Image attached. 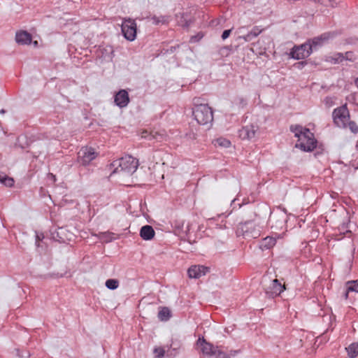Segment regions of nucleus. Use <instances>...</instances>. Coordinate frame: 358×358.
<instances>
[{"instance_id":"obj_13","label":"nucleus","mask_w":358,"mask_h":358,"mask_svg":"<svg viewBox=\"0 0 358 358\" xmlns=\"http://www.w3.org/2000/svg\"><path fill=\"white\" fill-rule=\"evenodd\" d=\"M257 127L253 124H248L243 127L238 131V136L243 140H250L255 136Z\"/></svg>"},{"instance_id":"obj_45","label":"nucleus","mask_w":358,"mask_h":358,"mask_svg":"<svg viewBox=\"0 0 358 358\" xmlns=\"http://www.w3.org/2000/svg\"><path fill=\"white\" fill-rule=\"evenodd\" d=\"M62 231H63V229H62V228H60V231H59V232H58V234L62 233Z\"/></svg>"},{"instance_id":"obj_9","label":"nucleus","mask_w":358,"mask_h":358,"mask_svg":"<svg viewBox=\"0 0 358 358\" xmlns=\"http://www.w3.org/2000/svg\"><path fill=\"white\" fill-rule=\"evenodd\" d=\"M335 34L333 32H326L319 36L308 40L306 43H309L311 45L313 52V50H316L320 46H321L324 42L333 38Z\"/></svg>"},{"instance_id":"obj_27","label":"nucleus","mask_w":358,"mask_h":358,"mask_svg":"<svg viewBox=\"0 0 358 358\" xmlns=\"http://www.w3.org/2000/svg\"><path fill=\"white\" fill-rule=\"evenodd\" d=\"M152 20L155 24H159V23L165 24L167 23L169 21V17L167 16H153Z\"/></svg>"},{"instance_id":"obj_34","label":"nucleus","mask_w":358,"mask_h":358,"mask_svg":"<svg viewBox=\"0 0 358 358\" xmlns=\"http://www.w3.org/2000/svg\"><path fill=\"white\" fill-rule=\"evenodd\" d=\"M215 355L217 358H230L229 355L223 351H221L218 348L217 349V354Z\"/></svg>"},{"instance_id":"obj_8","label":"nucleus","mask_w":358,"mask_h":358,"mask_svg":"<svg viewBox=\"0 0 358 358\" xmlns=\"http://www.w3.org/2000/svg\"><path fill=\"white\" fill-rule=\"evenodd\" d=\"M78 163L86 166L96 157L97 153L91 147H83L78 152Z\"/></svg>"},{"instance_id":"obj_22","label":"nucleus","mask_w":358,"mask_h":358,"mask_svg":"<svg viewBox=\"0 0 358 358\" xmlns=\"http://www.w3.org/2000/svg\"><path fill=\"white\" fill-rule=\"evenodd\" d=\"M192 23V19L189 17L187 13H182L178 20V24L183 28H189L190 24Z\"/></svg>"},{"instance_id":"obj_21","label":"nucleus","mask_w":358,"mask_h":358,"mask_svg":"<svg viewBox=\"0 0 358 358\" xmlns=\"http://www.w3.org/2000/svg\"><path fill=\"white\" fill-rule=\"evenodd\" d=\"M171 317V313L169 308L162 307L158 313V318L160 321H168Z\"/></svg>"},{"instance_id":"obj_23","label":"nucleus","mask_w":358,"mask_h":358,"mask_svg":"<svg viewBox=\"0 0 358 358\" xmlns=\"http://www.w3.org/2000/svg\"><path fill=\"white\" fill-rule=\"evenodd\" d=\"M262 31V29H260L258 27H255L249 33L243 36V38L245 41H250L254 38L257 37Z\"/></svg>"},{"instance_id":"obj_16","label":"nucleus","mask_w":358,"mask_h":358,"mask_svg":"<svg viewBox=\"0 0 358 358\" xmlns=\"http://www.w3.org/2000/svg\"><path fill=\"white\" fill-rule=\"evenodd\" d=\"M15 41L17 43L21 45H28L31 43V35L26 31H21L17 32L15 35Z\"/></svg>"},{"instance_id":"obj_38","label":"nucleus","mask_w":358,"mask_h":358,"mask_svg":"<svg viewBox=\"0 0 358 358\" xmlns=\"http://www.w3.org/2000/svg\"><path fill=\"white\" fill-rule=\"evenodd\" d=\"M352 55H353V53L352 52H346L344 55L345 60L352 61Z\"/></svg>"},{"instance_id":"obj_40","label":"nucleus","mask_w":358,"mask_h":358,"mask_svg":"<svg viewBox=\"0 0 358 358\" xmlns=\"http://www.w3.org/2000/svg\"><path fill=\"white\" fill-rule=\"evenodd\" d=\"M5 176L0 175V183L3 184Z\"/></svg>"},{"instance_id":"obj_31","label":"nucleus","mask_w":358,"mask_h":358,"mask_svg":"<svg viewBox=\"0 0 358 358\" xmlns=\"http://www.w3.org/2000/svg\"><path fill=\"white\" fill-rule=\"evenodd\" d=\"M6 187H13L14 185V180L7 176H5L3 184Z\"/></svg>"},{"instance_id":"obj_12","label":"nucleus","mask_w":358,"mask_h":358,"mask_svg":"<svg viewBox=\"0 0 358 358\" xmlns=\"http://www.w3.org/2000/svg\"><path fill=\"white\" fill-rule=\"evenodd\" d=\"M210 271V268L201 266L194 265L187 270L188 276L190 278H199Z\"/></svg>"},{"instance_id":"obj_7","label":"nucleus","mask_w":358,"mask_h":358,"mask_svg":"<svg viewBox=\"0 0 358 358\" xmlns=\"http://www.w3.org/2000/svg\"><path fill=\"white\" fill-rule=\"evenodd\" d=\"M312 53V48L306 42L300 45H294L291 50L290 55L294 59H303L310 56Z\"/></svg>"},{"instance_id":"obj_10","label":"nucleus","mask_w":358,"mask_h":358,"mask_svg":"<svg viewBox=\"0 0 358 358\" xmlns=\"http://www.w3.org/2000/svg\"><path fill=\"white\" fill-rule=\"evenodd\" d=\"M285 289L284 285L278 279L271 281V285L266 289V295L269 298H275L279 296Z\"/></svg>"},{"instance_id":"obj_37","label":"nucleus","mask_w":358,"mask_h":358,"mask_svg":"<svg viewBox=\"0 0 358 358\" xmlns=\"http://www.w3.org/2000/svg\"><path fill=\"white\" fill-rule=\"evenodd\" d=\"M231 32V29H226V30H224V31L222 32V38L223 40L227 39V38L229 36V35H230Z\"/></svg>"},{"instance_id":"obj_33","label":"nucleus","mask_w":358,"mask_h":358,"mask_svg":"<svg viewBox=\"0 0 358 358\" xmlns=\"http://www.w3.org/2000/svg\"><path fill=\"white\" fill-rule=\"evenodd\" d=\"M203 37V34L201 32L198 33L196 35L192 36L190 38V43H196L199 41Z\"/></svg>"},{"instance_id":"obj_3","label":"nucleus","mask_w":358,"mask_h":358,"mask_svg":"<svg viewBox=\"0 0 358 358\" xmlns=\"http://www.w3.org/2000/svg\"><path fill=\"white\" fill-rule=\"evenodd\" d=\"M193 115L196 122L210 128L213 121V112L208 105H200L198 108H193Z\"/></svg>"},{"instance_id":"obj_11","label":"nucleus","mask_w":358,"mask_h":358,"mask_svg":"<svg viewBox=\"0 0 358 358\" xmlns=\"http://www.w3.org/2000/svg\"><path fill=\"white\" fill-rule=\"evenodd\" d=\"M271 228L274 229H282L286 223V216L283 213L271 214L268 220Z\"/></svg>"},{"instance_id":"obj_35","label":"nucleus","mask_w":358,"mask_h":358,"mask_svg":"<svg viewBox=\"0 0 358 358\" xmlns=\"http://www.w3.org/2000/svg\"><path fill=\"white\" fill-rule=\"evenodd\" d=\"M194 108H198L200 105H208L207 103H202L200 97H194L193 99Z\"/></svg>"},{"instance_id":"obj_5","label":"nucleus","mask_w":358,"mask_h":358,"mask_svg":"<svg viewBox=\"0 0 358 358\" xmlns=\"http://www.w3.org/2000/svg\"><path fill=\"white\" fill-rule=\"evenodd\" d=\"M306 131V135H303L302 138L297 141L295 146L304 152H311L316 148L317 141L314 137V134L310 132V129Z\"/></svg>"},{"instance_id":"obj_15","label":"nucleus","mask_w":358,"mask_h":358,"mask_svg":"<svg viewBox=\"0 0 358 358\" xmlns=\"http://www.w3.org/2000/svg\"><path fill=\"white\" fill-rule=\"evenodd\" d=\"M197 345L201 347V351L207 355H215L217 354L218 347H214L211 343L206 342L204 338H199L197 341Z\"/></svg>"},{"instance_id":"obj_19","label":"nucleus","mask_w":358,"mask_h":358,"mask_svg":"<svg viewBox=\"0 0 358 358\" xmlns=\"http://www.w3.org/2000/svg\"><path fill=\"white\" fill-rule=\"evenodd\" d=\"M276 243V239L273 237L267 236L263 238L260 243L262 250H268L273 248Z\"/></svg>"},{"instance_id":"obj_25","label":"nucleus","mask_w":358,"mask_h":358,"mask_svg":"<svg viewBox=\"0 0 358 358\" xmlns=\"http://www.w3.org/2000/svg\"><path fill=\"white\" fill-rule=\"evenodd\" d=\"M106 287L111 290L117 289L119 286V281L116 279H108L106 281Z\"/></svg>"},{"instance_id":"obj_46","label":"nucleus","mask_w":358,"mask_h":358,"mask_svg":"<svg viewBox=\"0 0 358 358\" xmlns=\"http://www.w3.org/2000/svg\"><path fill=\"white\" fill-rule=\"evenodd\" d=\"M18 357H23L24 356L23 355H20V354H17Z\"/></svg>"},{"instance_id":"obj_41","label":"nucleus","mask_w":358,"mask_h":358,"mask_svg":"<svg viewBox=\"0 0 358 358\" xmlns=\"http://www.w3.org/2000/svg\"><path fill=\"white\" fill-rule=\"evenodd\" d=\"M246 2L248 3H252L254 2L255 0H245Z\"/></svg>"},{"instance_id":"obj_4","label":"nucleus","mask_w":358,"mask_h":358,"mask_svg":"<svg viewBox=\"0 0 358 358\" xmlns=\"http://www.w3.org/2000/svg\"><path fill=\"white\" fill-rule=\"evenodd\" d=\"M334 124L342 128L347 127V123L350 120V113L346 104L335 108L332 113Z\"/></svg>"},{"instance_id":"obj_29","label":"nucleus","mask_w":358,"mask_h":358,"mask_svg":"<svg viewBox=\"0 0 358 358\" xmlns=\"http://www.w3.org/2000/svg\"><path fill=\"white\" fill-rule=\"evenodd\" d=\"M347 127H348L353 134L358 133V125L356 124L355 122L350 121L349 120V121L347 123Z\"/></svg>"},{"instance_id":"obj_20","label":"nucleus","mask_w":358,"mask_h":358,"mask_svg":"<svg viewBox=\"0 0 358 358\" xmlns=\"http://www.w3.org/2000/svg\"><path fill=\"white\" fill-rule=\"evenodd\" d=\"M308 129L303 128L301 125H291L290 131L294 133V136L298 138V141H299L302 136L306 135V131Z\"/></svg>"},{"instance_id":"obj_43","label":"nucleus","mask_w":358,"mask_h":358,"mask_svg":"<svg viewBox=\"0 0 358 358\" xmlns=\"http://www.w3.org/2000/svg\"><path fill=\"white\" fill-rule=\"evenodd\" d=\"M300 64H302V65H305V64H306V62H302Z\"/></svg>"},{"instance_id":"obj_26","label":"nucleus","mask_w":358,"mask_h":358,"mask_svg":"<svg viewBox=\"0 0 358 358\" xmlns=\"http://www.w3.org/2000/svg\"><path fill=\"white\" fill-rule=\"evenodd\" d=\"M315 3H319L324 6L336 7L337 3L334 0H312Z\"/></svg>"},{"instance_id":"obj_36","label":"nucleus","mask_w":358,"mask_h":358,"mask_svg":"<svg viewBox=\"0 0 358 358\" xmlns=\"http://www.w3.org/2000/svg\"><path fill=\"white\" fill-rule=\"evenodd\" d=\"M230 48L229 46H224L220 48V54L222 56H227L229 53Z\"/></svg>"},{"instance_id":"obj_17","label":"nucleus","mask_w":358,"mask_h":358,"mask_svg":"<svg viewBox=\"0 0 358 358\" xmlns=\"http://www.w3.org/2000/svg\"><path fill=\"white\" fill-rule=\"evenodd\" d=\"M155 235V231L152 226L145 225L141 228L140 236L145 241L152 240Z\"/></svg>"},{"instance_id":"obj_44","label":"nucleus","mask_w":358,"mask_h":358,"mask_svg":"<svg viewBox=\"0 0 358 358\" xmlns=\"http://www.w3.org/2000/svg\"><path fill=\"white\" fill-rule=\"evenodd\" d=\"M37 44H38V42H37V41H34V45H37Z\"/></svg>"},{"instance_id":"obj_47","label":"nucleus","mask_w":358,"mask_h":358,"mask_svg":"<svg viewBox=\"0 0 358 358\" xmlns=\"http://www.w3.org/2000/svg\"><path fill=\"white\" fill-rule=\"evenodd\" d=\"M27 357H30V354H29V353H27Z\"/></svg>"},{"instance_id":"obj_28","label":"nucleus","mask_w":358,"mask_h":358,"mask_svg":"<svg viewBox=\"0 0 358 358\" xmlns=\"http://www.w3.org/2000/svg\"><path fill=\"white\" fill-rule=\"evenodd\" d=\"M345 60L344 55L343 53H336L331 57V62L334 64H338Z\"/></svg>"},{"instance_id":"obj_2","label":"nucleus","mask_w":358,"mask_h":358,"mask_svg":"<svg viewBox=\"0 0 358 358\" xmlns=\"http://www.w3.org/2000/svg\"><path fill=\"white\" fill-rule=\"evenodd\" d=\"M236 233L238 236H243L245 239L257 238L261 234V227L254 220H248L241 222Z\"/></svg>"},{"instance_id":"obj_30","label":"nucleus","mask_w":358,"mask_h":358,"mask_svg":"<svg viewBox=\"0 0 358 358\" xmlns=\"http://www.w3.org/2000/svg\"><path fill=\"white\" fill-rule=\"evenodd\" d=\"M216 141L222 147L229 148L231 145V141L224 138H219Z\"/></svg>"},{"instance_id":"obj_14","label":"nucleus","mask_w":358,"mask_h":358,"mask_svg":"<svg viewBox=\"0 0 358 358\" xmlns=\"http://www.w3.org/2000/svg\"><path fill=\"white\" fill-rule=\"evenodd\" d=\"M114 99L115 104L120 108H124L129 103V94L125 90H120L117 92Z\"/></svg>"},{"instance_id":"obj_6","label":"nucleus","mask_w":358,"mask_h":358,"mask_svg":"<svg viewBox=\"0 0 358 358\" xmlns=\"http://www.w3.org/2000/svg\"><path fill=\"white\" fill-rule=\"evenodd\" d=\"M122 33L124 37L129 41H133L136 37V23L135 20L130 18L124 20L121 26Z\"/></svg>"},{"instance_id":"obj_32","label":"nucleus","mask_w":358,"mask_h":358,"mask_svg":"<svg viewBox=\"0 0 358 358\" xmlns=\"http://www.w3.org/2000/svg\"><path fill=\"white\" fill-rule=\"evenodd\" d=\"M154 352L157 354V358H162L164 356L165 350L162 348H156L154 350Z\"/></svg>"},{"instance_id":"obj_24","label":"nucleus","mask_w":358,"mask_h":358,"mask_svg":"<svg viewBox=\"0 0 358 358\" xmlns=\"http://www.w3.org/2000/svg\"><path fill=\"white\" fill-rule=\"evenodd\" d=\"M348 355L350 358H355L358 355V343H353L346 348Z\"/></svg>"},{"instance_id":"obj_42","label":"nucleus","mask_w":358,"mask_h":358,"mask_svg":"<svg viewBox=\"0 0 358 358\" xmlns=\"http://www.w3.org/2000/svg\"><path fill=\"white\" fill-rule=\"evenodd\" d=\"M5 113H6V110H4V109H1L0 110V113H1V114H4Z\"/></svg>"},{"instance_id":"obj_39","label":"nucleus","mask_w":358,"mask_h":358,"mask_svg":"<svg viewBox=\"0 0 358 358\" xmlns=\"http://www.w3.org/2000/svg\"><path fill=\"white\" fill-rule=\"evenodd\" d=\"M238 350H231L229 354L230 355V358L231 357H235L238 353Z\"/></svg>"},{"instance_id":"obj_18","label":"nucleus","mask_w":358,"mask_h":358,"mask_svg":"<svg viewBox=\"0 0 358 358\" xmlns=\"http://www.w3.org/2000/svg\"><path fill=\"white\" fill-rule=\"evenodd\" d=\"M350 292L358 293V280L348 281L345 283V292L344 293V298L347 299Z\"/></svg>"},{"instance_id":"obj_1","label":"nucleus","mask_w":358,"mask_h":358,"mask_svg":"<svg viewBox=\"0 0 358 358\" xmlns=\"http://www.w3.org/2000/svg\"><path fill=\"white\" fill-rule=\"evenodd\" d=\"M111 166L115 168L113 171V173L123 171L128 174H132L138 166V160L131 155H125L113 161Z\"/></svg>"}]
</instances>
